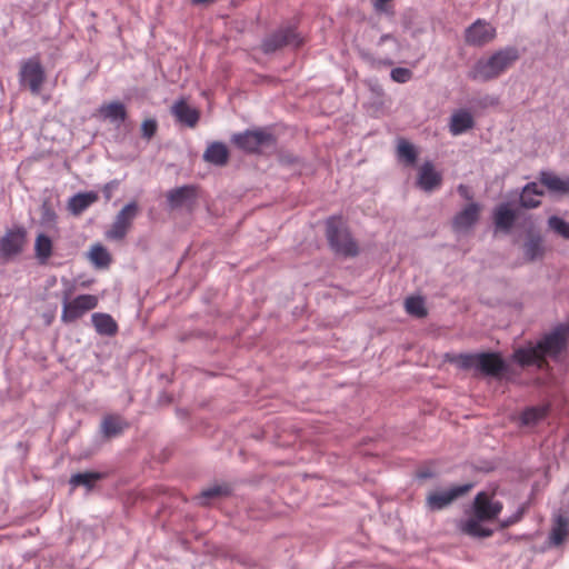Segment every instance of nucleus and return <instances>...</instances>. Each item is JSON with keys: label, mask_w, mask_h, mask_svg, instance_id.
<instances>
[{"label": "nucleus", "mask_w": 569, "mask_h": 569, "mask_svg": "<svg viewBox=\"0 0 569 569\" xmlns=\"http://www.w3.org/2000/svg\"><path fill=\"white\" fill-rule=\"evenodd\" d=\"M569 325H561L542 337L537 343H528L513 352V359L520 366L542 367L546 357H557L566 347Z\"/></svg>", "instance_id": "nucleus-1"}, {"label": "nucleus", "mask_w": 569, "mask_h": 569, "mask_svg": "<svg viewBox=\"0 0 569 569\" xmlns=\"http://www.w3.org/2000/svg\"><path fill=\"white\" fill-rule=\"evenodd\" d=\"M518 59L519 51L516 47H505L488 58L477 60L468 77L475 81H490L506 72Z\"/></svg>", "instance_id": "nucleus-2"}, {"label": "nucleus", "mask_w": 569, "mask_h": 569, "mask_svg": "<svg viewBox=\"0 0 569 569\" xmlns=\"http://www.w3.org/2000/svg\"><path fill=\"white\" fill-rule=\"evenodd\" d=\"M461 369H475L485 376L497 377L506 370L502 358L492 352L459 355L456 359Z\"/></svg>", "instance_id": "nucleus-3"}, {"label": "nucleus", "mask_w": 569, "mask_h": 569, "mask_svg": "<svg viewBox=\"0 0 569 569\" xmlns=\"http://www.w3.org/2000/svg\"><path fill=\"white\" fill-rule=\"evenodd\" d=\"M326 236L336 253L345 257L358 254V244L352 239L341 218L330 217L326 222Z\"/></svg>", "instance_id": "nucleus-4"}, {"label": "nucleus", "mask_w": 569, "mask_h": 569, "mask_svg": "<svg viewBox=\"0 0 569 569\" xmlns=\"http://www.w3.org/2000/svg\"><path fill=\"white\" fill-rule=\"evenodd\" d=\"M71 290H66L62 297V313L61 320L63 322H72L83 316L87 311L92 310L98 305V298L92 295H80L73 300H70Z\"/></svg>", "instance_id": "nucleus-5"}, {"label": "nucleus", "mask_w": 569, "mask_h": 569, "mask_svg": "<svg viewBox=\"0 0 569 569\" xmlns=\"http://www.w3.org/2000/svg\"><path fill=\"white\" fill-rule=\"evenodd\" d=\"M46 80V72L37 57L26 60L20 68L19 81L28 87L32 94L38 96Z\"/></svg>", "instance_id": "nucleus-6"}, {"label": "nucleus", "mask_w": 569, "mask_h": 569, "mask_svg": "<svg viewBox=\"0 0 569 569\" xmlns=\"http://www.w3.org/2000/svg\"><path fill=\"white\" fill-rule=\"evenodd\" d=\"M302 43V38L292 27L279 28L262 41L264 53H271L284 47L297 48Z\"/></svg>", "instance_id": "nucleus-7"}, {"label": "nucleus", "mask_w": 569, "mask_h": 569, "mask_svg": "<svg viewBox=\"0 0 569 569\" xmlns=\"http://www.w3.org/2000/svg\"><path fill=\"white\" fill-rule=\"evenodd\" d=\"M139 207L136 201L127 203L116 216L110 229L106 232V237L110 240H122L133 220L137 218Z\"/></svg>", "instance_id": "nucleus-8"}, {"label": "nucleus", "mask_w": 569, "mask_h": 569, "mask_svg": "<svg viewBox=\"0 0 569 569\" xmlns=\"http://www.w3.org/2000/svg\"><path fill=\"white\" fill-rule=\"evenodd\" d=\"M497 37V29L485 19H477L465 30V42L472 47H483Z\"/></svg>", "instance_id": "nucleus-9"}, {"label": "nucleus", "mask_w": 569, "mask_h": 569, "mask_svg": "<svg viewBox=\"0 0 569 569\" xmlns=\"http://www.w3.org/2000/svg\"><path fill=\"white\" fill-rule=\"evenodd\" d=\"M502 510V503L487 492H479L473 501V515L480 520H492Z\"/></svg>", "instance_id": "nucleus-10"}, {"label": "nucleus", "mask_w": 569, "mask_h": 569, "mask_svg": "<svg viewBox=\"0 0 569 569\" xmlns=\"http://www.w3.org/2000/svg\"><path fill=\"white\" fill-rule=\"evenodd\" d=\"M272 139V136L264 130H247L242 133L233 134V143L249 152L257 151L261 146L267 144Z\"/></svg>", "instance_id": "nucleus-11"}, {"label": "nucleus", "mask_w": 569, "mask_h": 569, "mask_svg": "<svg viewBox=\"0 0 569 569\" xmlns=\"http://www.w3.org/2000/svg\"><path fill=\"white\" fill-rule=\"evenodd\" d=\"M471 487V485H462L448 490L435 491L428 496L427 503L431 510H441L456 498L467 492Z\"/></svg>", "instance_id": "nucleus-12"}, {"label": "nucleus", "mask_w": 569, "mask_h": 569, "mask_svg": "<svg viewBox=\"0 0 569 569\" xmlns=\"http://www.w3.org/2000/svg\"><path fill=\"white\" fill-rule=\"evenodd\" d=\"M26 232L22 228L9 230L0 239V254L10 258L21 252L24 243Z\"/></svg>", "instance_id": "nucleus-13"}, {"label": "nucleus", "mask_w": 569, "mask_h": 569, "mask_svg": "<svg viewBox=\"0 0 569 569\" xmlns=\"http://www.w3.org/2000/svg\"><path fill=\"white\" fill-rule=\"evenodd\" d=\"M480 206L476 202L469 203L452 220V228L458 233L469 231L479 219Z\"/></svg>", "instance_id": "nucleus-14"}, {"label": "nucleus", "mask_w": 569, "mask_h": 569, "mask_svg": "<svg viewBox=\"0 0 569 569\" xmlns=\"http://www.w3.org/2000/svg\"><path fill=\"white\" fill-rule=\"evenodd\" d=\"M442 177L429 161L425 162L419 169L417 183L427 192H430L441 184Z\"/></svg>", "instance_id": "nucleus-15"}, {"label": "nucleus", "mask_w": 569, "mask_h": 569, "mask_svg": "<svg viewBox=\"0 0 569 569\" xmlns=\"http://www.w3.org/2000/svg\"><path fill=\"white\" fill-rule=\"evenodd\" d=\"M196 198V189L192 186H182L171 189L167 193V201L171 209L190 204Z\"/></svg>", "instance_id": "nucleus-16"}, {"label": "nucleus", "mask_w": 569, "mask_h": 569, "mask_svg": "<svg viewBox=\"0 0 569 569\" xmlns=\"http://www.w3.org/2000/svg\"><path fill=\"white\" fill-rule=\"evenodd\" d=\"M475 120L470 111L466 109H459L456 110L450 117L449 131L452 136H460L472 129Z\"/></svg>", "instance_id": "nucleus-17"}, {"label": "nucleus", "mask_w": 569, "mask_h": 569, "mask_svg": "<svg viewBox=\"0 0 569 569\" xmlns=\"http://www.w3.org/2000/svg\"><path fill=\"white\" fill-rule=\"evenodd\" d=\"M171 112L176 119L190 128L199 121V112L189 106L183 99H180L171 107Z\"/></svg>", "instance_id": "nucleus-18"}, {"label": "nucleus", "mask_w": 569, "mask_h": 569, "mask_svg": "<svg viewBox=\"0 0 569 569\" xmlns=\"http://www.w3.org/2000/svg\"><path fill=\"white\" fill-rule=\"evenodd\" d=\"M98 199H99V196H98V192H96V191L79 192L69 199L68 210L73 216H79L84 210H87L91 204L97 202Z\"/></svg>", "instance_id": "nucleus-19"}, {"label": "nucleus", "mask_w": 569, "mask_h": 569, "mask_svg": "<svg viewBox=\"0 0 569 569\" xmlns=\"http://www.w3.org/2000/svg\"><path fill=\"white\" fill-rule=\"evenodd\" d=\"M540 181L553 193L565 194L569 192V177L562 178L551 171H541Z\"/></svg>", "instance_id": "nucleus-20"}, {"label": "nucleus", "mask_w": 569, "mask_h": 569, "mask_svg": "<svg viewBox=\"0 0 569 569\" xmlns=\"http://www.w3.org/2000/svg\"><path fill=\"white\" fill-rule=\"evenodd\" d=\"M228 148L219 141L210 143L203 153L204 161L219 167L224 166L228 162Z\"/></svg>", "instance_id": "nucleus-21"}, {"label": "nucleus", "mask_w": 569, "mask_h": 569, "mask_svg": "<svg viewBox=\"0 0 569 569\" xmlns=\"http://www.w3.org/2000/svg\"><path fill=\"white\" fill-rule=\"evenodd\" d=\"M99 113L104 119L110 120L113 123H122L127 118V111L123 103L119 101H112L110 103L102 104L99 108Z\"/></svg>", "instance_id": "nucleus-22"}, {"label": "nucleus", "mask_w": 569, "mask_h": 569, "mask_svg": "<svg viewBox=\"0 0 569 569\" xmlns=\"http://www.w3.org/2000/svg\"><path fill=\"white\" fill-rule=\"evenodd\" d=\"M542 194L543 191L539 188L537 182H529L522 188L520 204L528 209L536 208L540 204Z\"/></svg>", "instance_id": "nucleus-23"}, {"label": "nucleus", "mask_w": 569, "mask_h": 569, "mask_svg": "<svg viewBox=\"0 0 569 569\" xmlns=\"http://www.w3.org/2000/svg\"><path fill=\"white\" fill-rule=\"evenodd\" d=\"M569 536V519L562 515H557L549 535L550 543L559 546Z\"/></svg>", "instance_id": "nucleus-24"}, {"label": "nucleus", "mask_w": 569, "mask_h": 569, "mask_svg": "<svg viewBox=\"0 0 569 569\" xmlns=\"http://www.w3.org/2000/svg\"><path fill=\"white\" fill-rule=\"evenodd\" d=\"M483 520L478 519L476 516L460 522V530L471 537L486 538L492 535V530L481 525Z\"/></svg>", "instance_id": "nucleus-25"}, {"label": "nucleus", "mask_w": 569, "mask_h": 569, "mask_svg": "<svg viewBox=\"0 0 569 569\" xmlns=\"http://www.w3.org/2000/svg\"><path fill=\"white\" fill-rule=\"evenodd\" d=\"M495 224L498 229L509 231L516 220L515 211L503 203L496 208L493 213Z\"/></svg>", "instance_id": "nucleus-26"}, {"label": "nucleus", "mask_w": 569, "mask_h": 569, "mask_svg": "<svg viewBox=\"0 0 569 569\" xmlns=\"http://www.w3.org/2000/svg\"><path fill=\"white\" fill-rule=\"evenodd\" d=\"M127 427L128 423L121 417L109 415L101 422V432L104 437L111 438L119 436Z\"/></svg>", "instance_id": "nucleus-27"}, {"label": "nucleus", "mask_w": 569, "mask_h": 569, "mask_svg": "<svg viewBox=\"0 0 569 569\" xmlns=\"http://www.w3.org/2000/svg\"><path fill=\"white\" fill-rule=\"evenodd\" d=\"M94 329L103 336H112L117 332V323L110 315L93 313L91 317Z\"/></svg>", "instance_id": "nucleus-28"}, {"label": "nucleus", "mask_w": 569, "mask_h": 569, "mask_svg": "<svg viewBox=\"0 0 569 569\" xmlns=\"http://www.w3.org/2000/svg\"><path fill=\"white\" fill-rule=\"evenodd\" d=\"M90 261L98 268H106L111 262L108 250L101 244H94L89 252Z\"/></svg>", "instance_id": "nucleus-29"}, {"label": "nucleus", "mask_w": 569, "mask_h": 569, "mask_svg": "<svg viewBox=\"0 0 569 569\" xmlns=\"http://www.w3.org/2000/svg\"><path fill=\"white\" fill-rule=\"evenodd\" d=\"M525 256L528 260L532 261L536 259H539L543 254V247H542V240L539 236H532L530 237L525 246Z\"/></svg>", "instance_id": "nucleus-30"}, {"label": "nucleus", "mask_w": 569, "mask_h": 569, "mask_svg": "<svg viewBox=\"0 0 569 569\" xmlns=\"http://www.w3.org/2000/svg\"><path fill=\"white\" fill-rule=\"evenodd\" d=\"M34 250L37 258L44 262L49 259L52 252V241L46 234H39L36 239Z\"/></svg>", "instance_id": "nucleus-31"}, {"label": "nucleus", "mask_w": 569, "mask_h": 569, "mask_svg": "<svg viewBox=\"0 0 569 569\" xmlns=\"http://www.w3.org/2000/svg\"><path fill=\"white\" fill-rule=\"evenodd\" d=\"M101 478L99 472H79L70 478V485L72 487L83 486L87 489H91L94 482Z\"/></svg>", "instance_id": "nucleus-32"}, {"label": "nucleus", "mask_w": 569, "mask_h": 569, "mask_svg": "<svg viewBox=\"0 0 569 569\" xmlns=\"http://www.w3.org/2000/svg\"><path fill=\"white\" fill-rule=\"evenodd\" d=\"M406 311L415 317L421 318L427 315L425 301L421 297H409L405 301Z\"/></svg>", "instance_id": "nucleus-33"}, {"label": "nucleus", "mask_w": 569, "mask_h": 569, "mask_svg": "<svg viewBox=\"0 0 569 569\" xmlns=\"http://www.w3.org/2000/svg\"><path fill=\"white\" fill-rule=\"evenodd\" d=\"M228 495V488L224 486H213L203 490L198 500L201 505H208L211 500Z\"/></svg>", "instance_id": "nucleus-34"}, {"label": "nucleus", "mask_w": 569, "mask_h": 569, "mask_svg": "<svg viewBox=\"0 0 569 569\" xmlns=\"http://www.w3.org/2000/svg\"><path fill=\"white\" fill-rule=\"evenodd\" d=\"M398 157L403 159L407 163L413 164L417 159L415 147L406 140H400L398 143Z\"/></svg>", "instance_id": "nucleus-35"}, {"label": "nucleus", "mask_w": 569, "mask_h": 569, "mask_svg": "<svg viewBox=\"0 0 569 569\" xmlns=\"http://www.w3.org/2000/svg\"><path fill=\"white\" fill-rule=\"evenodd\" d=\"M546 416V409L542 407L528 408L521 415L523 425H533Z\"/></svg>", "instance_id": "nucleus-36"}, {"label": "nucleus", "mask_w": 569, "mask_h": 569, "mask_svg": "<svg viewBox=\"0 0 569 569\" xmlns=\"http://www.w3.org/2000/svg\"><path fill=\"white\" fill-rule=\"evenodd\" d=\"M548 224L550 229H552L556 233L563 237L565 239H569V223L563 219L552 216L548 220Z\"/></svg>", "instance_id": "nucleus-37"}, {"label": "nucleus", "mask_w": 569, "mask_h": 569, "mask_svg": "<svg viewBox=\"0 0 569 569\" xmlns=\"http://www.w3.org/2000/svg\"><path fill=\"white\" fill-rule=\"evenodd\" d=\"M391 79L397 83H406L412 78V72L408 68H393L390 72Z\"/></svg>", "instance_id": "nucleus-38"}, {"label": "nucleus", "mask_w": 569, "mask_h": 569, "mask_svg": "<svg viewBox=\"0 0 569 569\" xmlns=\"http://www.w3.org/2000/svg\"><path fill=\"white\" fill-rule=\"evenodd\" d=\"M158 124L154 119H147L141 124V133L142 137L146 139H151L156 131H157Z\"/></svg>", "instance_id": "nucleus-39"}, {"label": "nucleus", "mask_w": 569, "mask_h": 569, "mask_svg": "<svg viewBox=\"0 0 569 569\" xmlns=\"http://www.w3.org/2000/svg\"><path fill=\"white\" fill-rule=\"evenodd\" d=\"M119 184H120L119 180L114 179L103 186L102 192H103L106 201L111 200L113 192L119 188Z\"/></svg>", "instance_id": "nucleus-40"}, {"label": "nucleus", "mask_w": 569, "mask_h": 569, "mask_svg": "<svg viewBox=\"0 0 569 569\" xmlns=\"http://www.w3.org/2000/svg\"><path fill=\"white\" fill-rule=\"evenodd\" d=\"M56 212L47 204L44 203L42 206V219L44 222L50 223L56 221Z\"/></svg>", "instance_id": "nucleus-41"}, {"label": "nucleus", "mask_w": 569, "mask_h": 569, "mask_svg": "<svg viewBox=\"0 0 569 569\" xmlns=\"http://www.w3.org/2000/svg\"><path fill=\"white\" fill-rule=\"evenodd\" d=\"M387 41H390L392 42L393 47H395V50L398 51L399 48H400V44L398 42V40L392 36V34H382L378 41V46H382L385 42Z\"/></svg>", "instance_id": "nucleus-42"}, {"label": "nucleus", "mask_w": 569, "mask_h": 569, "mask_svg": "<svg viewBox=\"0 0 569 569\" xmlns=\"http://www.w3.org/2000/svg\"><path fill=\"white\" fill-rule=\"evenodd\" d=\"M522 513L523 511L522 510H518L515 515H512L511 517H509L508 519L503 520L501 522V527L506 528V527H509L516 522H518L521 517H522Z\"/></svg>", "instance_id": "nucleus-43"}, {"label": "nucleus", "mask_w": 569, "mask_h": 569, "mask_svg": "<svg viewBox=\"0 0 569 569\" xmlns=\"http://www.w3.org/2000/svg\"><path fill=\"white\" fill-rule=\"evenodd\" d=\"M458 191H459V193H460L463 198H466V199H470V194H469V189H468V187H466V186H463V184H460V186L458 187Z\"/></svg>", "instance_id": "nucleus-44"}, {"label": "nucleus", "mask_w": 569, "mask_h": 569, "mask_svg": "<svg viewBox=\"0 0 569 569\" xmlns=\"http://www.w3.org/2000/svg\"><path fill=\"white\" fill-rule=\"evenodd\" d=\"M383 62H385L386 64H389V66L393 63V61H392L391 59L385 60Z\"/></svg>", "instance_id": "nucleus-45"}]
</instances>
